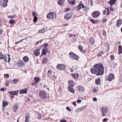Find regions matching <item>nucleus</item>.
Masks as SVG:
<instances>
[{"label":"nucleus","mask_w":122,"mask_h":122,"mask_svg":"<svg viewBox=\"0 0 122 122\" xmlns=\"http://www.w3.org/2000/svg\"><path fill=\"white\" fill-rule=\"evenodd\" d=\"M112 6H111L110 7V11H112L114 10L113 8H112Z\"/></svg>","instance_id":"obj_59"},{"label":"nucleus","mask_w":122,"mask_h":122,"mask_svg":"<svg viewBox=\"0 0 122 122\" xmlns=\"http://www.w3.org/2000/svg\"><path fill=\"white\" fill-rule=\"evenodd\" d=\"M71 76L72 78L75 80H77L79 79V76L78 73H75L71 74Z\"/></svg>","instance_id":"obj_12"},{"label":"nucleus","mask_w":122,"mask_h":122,"mask_svg":"<svg viewBox=\"0 0 122 122\" xmlns=\"http://www.w3.org/2000/svg\"><path fill=\"white\" fill-rule=\"evenodd\" d=\"M37 16H35L34 17L33 19V21L34 22H36L37 21Z\"/></svg>","instance_id":"obj_45"},{"label":"nucleus","mask_w":122,"mask_h":122,"mask_svg":"<svg viewBox=\"0 0 122 122\" xmlns=\"http://www.w3.org/2000/svg\"><path fill=\"white\" fill-rule=\"evenodd\" d=\"M25 64V63L21 60H19L16 64V65L20 67H22L23 66H24Z\"/></svg>","instance_id":"obj_9"},{"label":"nucleus","mask_w":122,"mask_h":122,"mask_svg":"<svg viewBox=\"0 0 122 122\" xmlns=\"http://www.w3.org/2000/svg\"><path fill=\"white\" fill-rule=\"evenodd\" d=\"M48 61L49 60L47 57H45L42 60V63L43 64L46 63L48 62Z\"/></svg>","instance_id":"obj_25"},{"label":"nucleus","mask_w":122,"mask_h":122,"mask_svg":"<svg viewBox=\"0 0 122 122\" xmlns=\"http://www.w3.org/2000/svg\"><path fill=\"white\" fill-rule=\"evenodd\" d=\"M18 108V103H16L13 107V110L15 112H16Z\"/></svg>","instance_id":"obj_16"},{"label":"nucleus","mask_w":122,"mask_h":122,"mask_svg":"<svg viewBox=\"0 0 122 122\" xmlns=\"http://www.w3.org/2000/svg\"><path fill=\"white\" fill-rule=\"evenodd\" d=\"M95 41V39L92 37H91L89 39V42L91 44H93Z\"/></svg>","instance_id":"obj_28"},{"label":"nucleus","mask_w":122,"mask_h":122,"mask_svg":"<svg viewBox=\"0 0 122 122\" xmlns=\"http://www.w3.org/2000/svg\"><path fill=\"white\" fill-rule=\"evenodd\" d=\"M15 21L14 20H10L9 22V23L11 25H12L14 24L15 23Z\"/></svg>","instance_id":"obj_42"},{"label":"nucleus","mask_w":122,"mask_h":122,"mask_svg":"<svg viewBox=\"0 0 122 122\" xmlns=\"http://www.w3.org/2000/svg\"><path fill=\"white\" fill-rule=\"evenodd\" d=\"M81 100H77V102L78 103H81Z\"/></svg>","instance_id":"obj_64"},{"label":"nucleus","mask_w":122,"mask_h":122,"mask_svg":"<svg viewBox=\"0 0 122 122\" xmlns=\"http://www.w3.org/2000/svg\"><path fill=\"white\" fill-rule=\"evenodd\" d=\"M117 0H110L108 3L110 5H112L115 4L116 3Z\"/></svg>","instance_id":"obj_22"},{"label":"nucleus","mask_w":122,"mask_h":122,"mask_svg":"<svg viewBox=\"0 0 122 122\" xmlns=\"http://www.w3.org/2000/svg\"><path fill=\"white\" fill-rule=\"evenodd\" d=\"M79 48L80 51L83 53H85V50H83V47L80 45L78 46Z\"/></svg>","instance_id":"obj_31"},{"label":"nucleus","mask_w":122,"mask_h":122,"mask_svg":"<svg viewBox=\"0 0 122 122\" xmlns=\"http://www.w3.org/2000/svg\"><path fill=\"white\" fill-rule=\"evenodd\" d=\"M67 1L71 5H74L76 3V1L75 0H67Z\"/></svg>","instance_id":"obj_23"},{"label":"nucleus","mask_w":122,"mask_h":122,"mask_svg":"<svg viewBox=\"0 0 122 122\" xmlns=\"http://www.w3.org/2000/svg\"><path fill=\"white\" fill-rule=\"evenodd\" d=\"M47 51L48 50L47 49L45 48L43 49L42 50L41 55L40 56V57L42 56L43 55H46Z\"/></svg>","instance_id":"obj_15"},{"label":"nucleus","mask_w":122,"mask_h":122,"mask_svg":"<svg viewBox=\"0 0 122 122\" xmlns=\"http://www.w3.org/2000/svg\"><path fill=\"white\" fill-rule=\"evenodd\" d=\"M118 51L119 53H118L119 54H121L122 53V46L121 45H119L118 46Z\"/></svg>","instance_id":"obj_29"},{"label":"nucleus","mask_w":122,"mask_h":122,"mask_svg":"<svg viewBox=\"0 0 122 122\" xmlns=\"http://www.w3.org/2000/svg\"><path fill=\"white\" fill-rule=\"evenodd\" d=\"M73 87H68V89L69 91L71 93H75V90L73 88Z\"/></svg>","instance_id":"obj_21"},{"label":"nucleus","mask_w":122,"mask_h":122,"mask_svg":"<svg viewBox=\"0 0 122 122\" xmlns=\"http://www.w3.org/2000/svg\"><path fill=\"white\" fill-rule=\"evenodd\" d=\"M48 73L49 74H52V71L50 70L48 71Z\"/></svg>","instance_id":"obj_58"},{"label":"nucleus","mask_w":122,"mask_h":122,"mask_svg":"<svg viewBox=\"0 0 122 122\" xmlns=\"http://www.w3.org/2000/svg\"><path fill=\"white\" fill-rule=\"evenodd\" d=\"M81 7L82 9L84 8V11H87L88 10H89V7L85 6V5L82 4V2L81 1L78 4V6L76 7V10L77 11H78L81 8Z\"/></svg>","instance_id":"obj_2"},{"label":"nucleus","mask_w":122,"mask_h":122,"mask_svg":"<svg viewBox=\"0 0 122 122\" xmlns=\"http://www.w3.org/2000/svg\"><path fill=\"white\" fill-rule=\"evenodd\" d=\"M122 24V19H118L116 22V26L117 27L119 28L121 25Z\"/></svg>","instance_id":"obj_11"},{"label":"nucleus","mask_w":122,"mask_h":122,"mask_svg":"<svg viewBox=\"0 0 122 122\" xmlns=\"http://www.w3.org/2000/svg\"><path fill=\"white\" fill-rule=\"evenodd\" d=\"M92 92L94 93H96L97 92V90L96 89H94L93 90Z\"/></svg>","instance_id":"obj_57"},{"label":"nucleus","mask_w":122,"mask_h":122,"mask_svg":"<svg viewBox=\"0 0 122 122\" xmlns=\"http://www.w3.org/2000/svg\"><path fill=\"white\" fill-rule=\"evenodd\" d=\"M27 89H25L20 90V91L19 93L20 94H25L27 93Z\"/></svg>","instance_id":"obj_20"},{"label":"nucleus","mask_w":122,"mask_h":122,"mask_svg":"<svg viewBox=\"0 0 122 122\" xmlns=\"http://www.w3.org/2000/svg\"><path fill=\"white\" fill-rule=\"evenodd\" d=\"M60 122H67L64 119H62L60 121Z\"/></svg>","instance_id":"obj_56"},{"label":"nucleus","mask_w":122,"mask_h":122,"mask_svg":"<svg viewBox=\"0 0 122 122\" xmlns=\"http://www.w3.org/2000/svg\"><path fill=\"white\" fill-rule=\"evenodd\" d=\"M79 58L78 56L76 54H75L72 58V59H74L76 60H77L78 61Z\"/></svg>","instance_id":"obj_33"},{"label":"nucleus","mask_w":122,"mask_h":122,"mask_svg":"<svg viewBox=\"0 0 122 122\" xmlns=\"http://www.w3.org/2000/svg\"><path fill=\"white\" fill-rule=\"evenodd\" d=\"M30 116V114H27L26 115L25 118V122H28Z\"/></svg>","instance_id":"obj_27"},{"label":"nucleus","mask_w":122,"mask_h":122,"mask_svg":"<svg viewBox=\"0 0 122 122\" xmlns=\"http://www.w3.org/2000/svg\"><path fill=\"white\" fill-rule=\"evenodd\" d=\"M77 90H78L80 92H83L85 90L83 86L80 85L77 86Z\"/></svg>","instance_id":"obj_8"},{"label":"nucleus","mask_w":122,"mask_h":122,"mask_svg":"<svg viewBox=\"0 0 122 122\" xmlns=\"http://www.w3.org/2000/svg\"><path fill=\"white\" fill-rule=\"evenodd\" d=\"M110 58L112 61H113L115 58V56L113 55H111L110 56Z\"/></svg>","instance_id":"obj_44"},{"label":"nucleus","mask_w":122,"mask_h":122,"mask_svg":"<svg viewBox=\"0 0 122 122\" xmlns=\"http://www.w3.org/2000/svg\"><path fill=\"white\" fill-rule=\"evenodd\" d=\"M8 2V0H4L2 5L4 7H5L7 6V3Z\"/></svg>","instance_id":"obj_34"},{"label":"nucleus","mask_w":122,"mask_h":122,"mask_svg":"<svg viewBox=\"0 0 122 122\" xmlns=\"http://www.w3.org/2000/svg\"><path fill=\"white\" fill-rule=\"evenodd\" d=\"M115 78V76L114 75L113 73H111L107 76V79L108 81H111L114 79Z\"/></svg>","instance_id":"obj_6"},{"label":"nucleus","mask_w":122,"mask_h":122,"mask_svg":"<svg viewBox=\"0 0 122 122\" xmlns=\"http://www.w3.org/2000/svg\"><path fill=\"white\" fill-rule=\"evenodd\" d=\"M3 31V30L2 29H0V35H1Z\"/></svg>","instance_id":"obj_63"},{"label":"nucleus","mask_w":122,"mask_h":122,"mask_svg":"<svg viewBox=\"0 0 122 122\" xmlns=\"http://www.w3.org/2000/svg\"><path fill=\"white\" fill-rule=\"evenodd\" d=\"M107 11L106 10H103V13L104 15H105L106 14L107 12Z\"/></svg>","instance_id":"obj_53"},{"label":"nucleus","mask_w":122,"mask_h":122,"mask_svg":"<svg viewBox=\"0 0 122 122\" xmlns=\"http://www.w3.org/2000/svg\"><path fill=\"white\" fill-rule=\"evenodd\" d=\"M108 120L107 118H104L102 120V121L104 122H106Z\"/></svg>","instance_id":"obj_54"},{"label":"nucleus","mask_w":122,"mask_h":122,"mask_svg":"<svg viewBox=\"0 0 122 122\" xmlns=\"http://www.w3.org/2000/svg\"><path fill=\"white\" fill-rule=\"evenodd\" d=\"M8 102H7L3 103L2 106L3 107H5L7 106L8 105Z\"/></svg>","instance_id":"obj_43"},{"label":"nucleus","mask_w":122,"mask_h":122,"mask_svg":"<svg viewBox=\"0 0 122 122\" xmlns=\"http://www.w3.org/2000/svg\"><path fill=\"white\" fill-rule=\"evenodd\" d=\"M71 8H66L65 11V12H67L69 11L70 10Z\"/></svg>","instance_id":"obj_61"},{"label":"nucleus","mask_w":122,"mask_h":122,"mask_svg":"<svg viewBox=\"0 0 122 122\" xmlns=\"http://www.w3.org/2000/svg\"><path fill=\"white\" fill-rule=\"evenodd\" d=\"M43 46L45 48H47L48 46V44L47 43H45L43 45Z\"/></svg>","instance_id":"obj_50"},{"label":"nucleus","mask_w":122,"mask_h":122,"mask_svg":"<svg viewBox=\"0 0 122 122\" xmlns=\"http://www.w3.org/2000/svg\"><path fill=\"white\" fill-rule=\"evenodd\" d=\"M8 17L10 18L13 19L14 18V16H8Z\"/></svg>","instance_id":"obj_60"},{"label":"nucleus","mask_w":122,"mask_h":122,"mask_svg":"<svg viewBox=\"0 0 122 122\" xmlns=\"http://www.w3.org/2000/svg\"><path fill=\"white\" fill-rule=\"evenodd\" d=\"M90 71L92 74H95L97 76L103 75L104 72V67L102 63L94 65L93 68H91Z\"/></svg>","instance_id":"obj_1"},{"label":"nucleus","mask_w":122,"mask_h":122,"mask_svg":"<svg viewBox=\"0 0 122 122\" xmlns=\"http://www.w3.org/2000/svg\"><path fill=\"white\" fill-rule=\"evenodd\" d=\"M90 21L93 24L97 23L99 21V20H94L92 18L90 19Z\"/></svg>","instance_id":"obj_26"},{"label":"nucleus","mask_w":122,"mask_h":122,"mask_svg":"<svg viewBox=\"0 0 122 122\" xmlns=\"http://www.w3.org/2000/svg\"><path fill=\"white\" fill-rule=\"evenodd\" d=\"M5 58L4 57V55L1 52H0V59H3Z\"/></svg>","instance_id":"obj_41"},{"label":"nucleus","mask_w":122,"mask_h":122,"mask_svg":"<svg viewBox=\"0 0 122 122\" xmlns=\"http://www.w3.org/2000/svg\"><path fill=\"white\" fill-rule=\"evenodd\" d=\"M101 81L100 78H99L97 79H96L95 80V84L97 85H98L101 83Z\"/></svg>","instance_id":"obj_30"},{"label":"nucleus","mask_w":122,"mask_h":122,"mask_svg":"<svg viewBox=\"0 0 122 122\" xmlns=\"http://www.w3.org/2000/svg\"><path fill=\"white\" fill-rule=\"evenodd\" d=\"M45 32V30L44 29H42L40 30L39 32L43 33Z\"/></svg>","instance_id":"obj_52"},{"label":"nucleus","mask_w":122,"mask_h":122,"mask_svg":"<svg viewBox=\"0 0 122 122\" xmlns=\"http://www.w3.org/2000/svg\"><path fill=\"white\" fill-rule=\"evenodd\" d=\"M34 81L32 83V85L33 86H36L38 82V77H35L34 78Z\"/></svg>","instance_id":"obj_14"},{"label":"nucleus","mask_w":122,"mask_h":122,"mask_svg":"<svg viewBox=\"0 0 122 122\" xmlns=\"http://www.w3.org/2000/svg\"><path fill=\"white\" fill-rule=\"evenodd\" d=\"M7 56L8 57V62L9 63L10 62L11 60V59L10 58V54H8L7 55Z\"/></svg>","instance_id":"obj_46"},{"label":"nucleus","mask_w":122,"mask_h":122,"mask_svg":"<svg viewBox=\"0 0 122 122\" xmlns=\"http://www.w3.org/2000/svg\"><path fill=\"white\" fill-rule=\"evenodd\" d=\"M105 47L106 48V51L107 52H108L109 51V48L110 47V45L107 43H106L105 44Z\"/></svg>","instance_id":"obj_24"},{"label":"nucleus","mask_w":122,"mask_h":122,"mask_svg":"<svg viewBox=\"0 0 122 122\" xmlns=\"http://www.w3.org/2000/svg\"><path fill=\"white\" fill-rule=\"evenodd\" d=\"M39 94L40 98L44 99L46 97L47 94L45 91L42 90L39 92Z\"/></svg>","instance_id":"obj_3"},{"label":"nucleus","mask_w":122,"mask_h":122,"mask_svg":"<svg viewBox=\"0 0 122 122\" xmlns=\"http://www.w3.org/2000/svg\"><path fill=\"white\" fill-rule=\"evenodd\" d=\"M93 100L95 102L97 101V99L96 97H94L93 98Z\"/></svg>","instance_id":"obj_62"},{"label":"nucleus","mask_w":122,"mask_h":122,"mask_svg":"<svg viewBox=\"0 0 122 122\" xmlns=\"http://www.w3.org/2000/svg\"><path fill=\"white\" fill-rule=\"evenodd\" d=\"M100 13L99 11H94L92 13V16L94 18H96L100 15Z\"/></svg>","instance_id":"obj_5"},{"label":"nucleus","mask_w":122,"mask_h":122,"mask_svg":"<svg viewBox=\"0 0 122 122\" xmlns=\"http://www.w3.org/2000/svg\"><path fill=\"white\" fill-rule=\"evenodd\" d=\"M54 13L50 12L47 15V17L50 19H54Z\"/></svg>","instance_id":"obj_10"},{"label":"nucleus","mask_w":122,"mask_h":122,"mask_svg":"<svg viewBox=\"0 0 122 122\" xmlns=\"http://www.w3.org/2000/svg\"><path fill=\"white\" fill-rule=\"evenodd\" d=\"M24 61L26 62L28 61L29 60V58L26 56L24 57L23 58Z\"/></svg>","instance_id":"obj_37"},{"label":"nucleus","mask_w":122,"mask_h":122,"mask_svg":"<svg viewBox=\"0 0 122 122\" xmlns=\"http://www.w3.org/2000/svg\"><path fill=\"white\" fill-rule=\"evenodd\" d=\"M66 109L69 111L70 112L71 111V109L68 107H66Z\"/></svg>","instance_id":"obj_51"},{"label":"nucleus","mask_w":122,"mask_h":122,"mask_svg":"<svg viewBox=\"0 0 122 122\" xmlns=\"http://www.w3.org/2000/svg\"><path fill=\"white\" fill-rule=\"evenodd\" d=\"M75 54L72 52H70L68 54V56L69 57L71 58L72 59V58H73V56Z\"/></svg>","instance_id":"obj_36"},{"label":"nucleus","mask_w":122,"mask_h":122,"mask_svg":"<svg viewBox=\"0 0 122 122\" xmlns=\"http://www.w3.org/2000/svg\"><path fill=\"white\" fill-rule=\"evenodd\" d=\"M70 70L71 72L73 73V72L74 70V67H71L70 69Z\"/></svg>","instance_id":"obj_49"},{"label":"nucleus","mask_w":122,"mask_h":122,"mask_svg":"<svg viewBox=\"0 0 122 122\" xmlns=\"http://www.w3.org/2000/svg\"><path fill=\"white\" fill-rule=\"evenodd\" d=\"M33 16L35 17V16H36L37 15V13L35 12H32Z\"/></svg>","instance_id":"obj_47"},{"label":"nucleus","mask_w":122,"mask_h":122,"mask_svg":"<svg viewBox=\"0 0 122 122\" xmlns=\"http://www.w3.org/2000/svg\"><path fill=\"white\" fill-rule=\"evenodd\" d=\"M107 19H105L102 20V22L103 23H104L105 22L107 21Z\"/></svg>","instance_id":"obj_55"},{"label":"nucleus","mask_w":122,"mask_h":122,"mask_svg":"<svg viewBox=\"0 0 122 122\" xmlns=\"http://www.w3.org/2000/svg\"><path fill=\"white\" fill-rule=\"evenodd\" d=\"M104 54V53L103 51L102 50L100 51L97 54V56L98 57H100L102 55Z\"/></svg>","instance_id":"obj_35"},{"label":"nucleus","mask_w":122,"mask_h":122,"mask_svg":"<svg viewBox=\"0 0 122 122\" xmlns=\"http://www.w3.org/2000/svg\"><path fill=\"white\" fill-rule=\"evenodd\" d=\"M102 117L106 116L107 112V109L105 108H104L102 109Z\"/></svg>","instance_id":"obj_19"},{"label":"nucleus","mask_w":122,"mask_h":122,"mask_svg":"<svg viewBox=\"0 0 122 122\" xmlns=\"http://www.w3.org/2000/svg\"><path fill=\"white\" fill-rule=\"evenodd\" d=\"M72 16V13L71 12H69L66 14L64 16V18L67 20L70 19Z\"/></svg>","instance_id":"obj_7"},{"label":"nucleus","mask_w":122,"mask_h":122,"mask_svg":"<svg viewBox=\"0 0 122 122\" xmlns=\"http://www.w3.org/2000/svg\"><path fill=\"white\" fill-rule=\"evenodd\" d=\"M4 76L5 78H8L9 77V75L8 74H5L4 75Z\"/></svg>","instance_id":"obj_48"},{"label":"nucleus","mask_w":122,"mask_h":122,"mask_svg":"<svg viewBox=\"0 0 122 122\" xmlns=\"http://www.w3.org/2000/svg\"><path fill=\"white\" fill-rule=\"evenodd\" d=\"M66 0H58V4L61 5H63L65 4V2Z\"/></svg>","instance_id":"obj_17"},{"label":"nucleus","mask_w":122,"mask_h":122,"mask_svg":"<svg viewBox=\"0 0 122 122\" xmlns=\"http://www.w3.org/2000/svg\"><path fill=\"white\" fill-rule=\"evenodd\" d=\"M56 68L59 70L62 71L65 69L66 66L63 64H59L56 66Z\"/></svg>","instance_id":"obj_4"},{"label":"nucleus","mask_w":122,"mask_h":122,"mask_svg":"<svg viewBox=\"0 0 122 122\" xmlns=\"http://www.w3.org/2000/svg\"><path fill=\"white\" fill-rule=\"evenodd\" d=\"M86 106H85L82 107L81 108H79L77 110V112H80L84 110L86 108Z\"/></svg>","instance_id":"obj_32"},{"label":"nucleus","mask_w":122,"mask_h":122,"mask_svg":"<svg viewBox=\"0 0 122 122\" xmlns=\"http://www.w3.org/2000/svg\"><path fill=\"white\" fill-rule=\"evenodd\" d=\"M8 93L10 95L13 94L15 95H17L19 93V90L12 91L9 92Z\"/></svg>","instance_id":"obj_18"},{"label":"nucleus","mask_w":122,"mask_h":122,"mask_svg":"<svg viewBox=\"0 0 122 122\" xmlns=\"http://www.w3.org/2000/svg\"><path fill=\"white\" fill-rule=\"evenodd\" d=\"M68 87H74L75 86L74 82L73 80H69L68 81Z\"/></svg>","instance_id":"obj_13"},{"label":"nucleus","mask_w":122,"mask_h":122,"mask_svg":"<svg viewBox=\"0 0 122 122\" xmlns=\"http://www.w3.org/2000/svg\"><path fill=\"white\" fill-rule=\"evenodd\" d=\"M34 54L36 56H38V49H36L34 51Z\"/></svg>","instance_id":"obj_38"},{"label":"nucleus","mask_w":122,"mask_h":122,"mask_svg":"<svg viewBox=\"0 0 122 122\" xmlns=\"http://www.w3.org/2000/svg\"><path fill=\"white\" fill-rule=\"evenodd\" d=\"M105 9L107 11V12L106 15L107 16L110 13V11H109V9L108 8L106 7H105Z\"/></svg>","instance_id":"obj_40"},{"label":"nucleus","mask_w":122,"mask_h":122,"mask_svg":"<svg viewBox=\"0 0 122 122\" xmlns=\"http://www.w3.org/2000/svg\"><path fill=\"white\" fill-rule=\"evenodd\" d=\"M18 81V79H15L12 80L11 82L12 83H16Z\"/></svg>","instance_id":"obj_39"}]
</instances>
